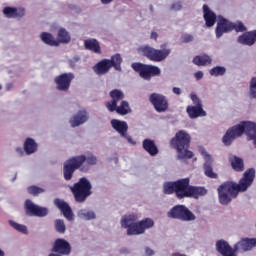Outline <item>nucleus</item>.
<instances>
[{"label": "nucleus", "instance_id": "obj_13", "mask_svg": "<svg viewBox=\"0 0 256 256\" xmlns=\"http://www.w3.org/2000/svg\"><path fill=\"white\" fill-rule=\"evenodd\" d=\"M25 211L26 215H28L29 217H45L49 213V210H47V208L37 206L31 200L25 201Z\"/></svg>", "mask_w": 256, "mask_h": 256}, {"label": "nucleus", "instance_id": "obj_59", "mask_svg": "<svg viewBox=\"0 0 256 256\" xmlns=\"http://www.w3.org/2000/svg\"><path fill=\"white\" fill-rule=\"evenodd\" d=\"M81 171H86V169L85 168H81Z\"/></svg>", "mask_w": 256, "mask_h": 256}, {"label": "nucleus", "instance_id": "obj_60", "mask_svg": "<svg viewBox=\"0 0 256 256\" xmlns=\"http://www.w3.org/2000/svg\"><path fill=\"white\" fill-rule=\"evenodd\" d=\"M63 173H65V166L63 167Z\"/></svg>", "mask_w": 256, "mask_h": 256}, {"label": "nucleus", "instance_id": "obj_8", "mask_svg": "<svg viewBox=\"0 0 256 256\" xmlns=\"http://www.w3.org/2000/svg\"><path fill=\"white\" fill-rule=\"evenodd\" d=\"M91 189L93 186L91 182L87 178H81L74 186L71 188L75 200L78 203H83L87 197H89L92 193Z\"/></svg>", "mask_w": 256, "mask_h": 256}, {"label": "nucleus", "instance_id": "obj_19", "mask_svg": "<svg viewBox=\"0 0 256 256\" xmlns=\"http://www.w3.org/2000/svg\"><path fill=\"white\" fill-rule=\"evenodd\" d=\"M216 249L223 256H237L235 249H232L229 243L225 240H218L216 242Z\"/></svg>", "mask_w": 256, "mask_h": 256}, {"label": "nucleus", "instance_id": "obj_16", "mask_svg": "<svg viewBox=\"0 0 256 256\" xmlns=\"http://www.w3.org/2000/svg\"><path fill=\"white\" fill-rule=\"evenodd\" d=\"M229 31H233V23L228 19H225L223 16H219L215 29L217 39L223 37V35H225V33H229Z\"/></svg>", "mask_w": 256, "mask_h": 256}, {"label": "nucleus", "instance_id": "obj_37", "mask_svg": "<svg viewBox=\"0 0 256 256\" xmlns=\"http://www.w3.org/2000/svg\"><path fill=\"white\" fill-rule=\"evenodd\" d=\"M9 225H11V227H13V229H15L16 231H19V233H23L24 235H27V226L23 224H19L13 220L9 221Z\"/></svg>", "mask_w": 256, "mask_h": 256}, {"label": "nucleus", "instance_id": "obj_53", "mask_svg": "<svg viewBox=\"0 0 256 256\" xmlns=\"http://www.w3.org/2000/svg\"><path fill=\"white\" fill-rule=\"evenodd\" d=\"M158 37H159V34H157V32H151L150 39H154V41H157Z\"/></svg>", "mask_w": 256, "mask_h": 256}, {"label": "nucleus", "instance_id": "obj_21", "mask_svg": "<svg viewBox=\"0 0 256 256\" xmlns=\"http://www.w3.org/2000/svg\"><path fill=\"white\" fill-rule=\"evenodd\" d=\"M3 13L5 17H7L8 19H17V17L25 16V9L23 8L17 9L15 7L7 6L3 9Z\"/></svg>", "mask_w": 256, "mask_h": 256}, {"label": "nucleus", "instance_id": "obj_33", "mask_svg": "<svg viewBox=\"0 0 256 256\" xmlns=\"http://www.w3.org/2000/svg\"><path fill=\"white\" fill-rule=\"evenodd\" d=\"M195 219H197V216H195V214L191 210H189L187 206H184L180 221H195Z\"/></svg>", "mask_w": 256, "mask_h": 256}, {"label": "nucleus", "instance_id": "obj_50", "mask_svg": "<svg viewBox=\"0 0 256 256\" xmlns=\"http://www.w3.org/2000/svg\"><path fill=\"white\" fill-rule=\"evenodd\" d=\"M194 76L197 81H200V79H203V71L195 72Z\"/></svg>", "mask_w": 256, "mask_h": 256}, {"label": "nucleus", "instance_id": "obj_18", "mask_svg": "<svg viewBox=\"0 0 256 256\" xmlns=\"http://www.w3.org/2000/svg\"><path fill=\"white\" fill-rule=\"evenodd\" d=\"M254 244H253V239L252 238H244L241 239L239 242H237L234 245V251L235 253H245L247 251H251L253 249Z\"/></svg>", "mask_w": 256, "mask_h": 256}, {"label": "nucleus", "instance_id": "obj_32", "mask_svg": "<svg viewBox=\"0 0 256 256\" xmlns=\"http://www.w3.org/2000/svg\"><path fill=\"white\" fill-rule=\"evenodd\" d=\"M78 217L79 219H83V221H91L95 219L96 215L93 210L81 209L78 211Z\"/></svg>", "mask_w": 256, "mask_h": 256}, {"label": "nucleus", "instance_id": "obj_41", "mask_svg": "<svg viewBox=\"0 0 256 256\" xmlns=\"http://www.w3.org/2000/svg\"><path fill=\"white\" fill-rule=\"evenodd\" d=\"M55 229L57 233H65V222L61 219L55 220Z\"/></svg>", "mask_w": 256, "mask_h": 256}, {"label": "nucleus", "instance_id": "obj_3", "mask_svg": "<svg viewBox=\"0 0 256 256\" xmlns=\"http://www.w3.org/2000/svg\"><path fill=\"white\" fill-rule=\"evenodd\" d=\"M191 143V135L185 130H180L170 141L171 147L176 149L178 159H192L193 153L187 149Z\"/></svg>", "mask_w": 256, "mask_h": 256}, {"label": "nucleus", "instance_id": "obj_24", "mask_svg": "<svg viewBox=\"0 0 256 256\" xmlns=\"http://www.w3.org/2000/svg\"><path fill=\"white\" fill-rule=\"evenodd\" d=\"M142 147L146 153H149L151 157H155L159 153V148H157V144H155L154 140L145 139L142 142Z\"/></svg>", "mask_w": 256, "mask_h": 256}, {"label": "nucleus", "instance_id": "obj_17", "mask_svg": "<svg viewBox=\"0 0 256 256\" xmlns=\"http://www.w3.org/2000/svg\"><path fill=\"white\" fill-rule=\"evenodd\" d=\"M87 121H89V112L86 109H80L72 116L69 123L71 127H79L80 125H85Z\"/></svg>", "mask_w": 256, "mask_h": 256}, {"label": "nucleus", "instance_id": "obj_30", "mask_svg": "<svg viewBox=\"0 0 256 256\" xmlns=\"http://www.w3.org/2000/svg\"><path fill=\"white\" fill-rule=\"evenodd\" d=\"M184 209L185 205H176L168 212V217H170L171 219L181 220V216L183 215Z\"/></svg>", "mask_w": 256, "mask_h": 256}, {"label": "nucleus", "instance_id": "obj_46", "mask_svg": "<svg viewBox=\"0 0 256 256\" xmlns=\"http://www.w3.org/2000/svg\"><path fill=\"white\" fill-rule=\"evenodd\" d=\"M74 78L75 76L73 75V73L65 74V89H69V85Z\"/></svg>", "mask_w": 256, "mask_h": 256}, {"label": "nucleus", "instance_id": "obj_58", "mask_svg": "<svg viewBox=\"0 0 256 256\" xmlns=\"http://www.w3.org/2000/svg\"><path fill=\"white\" fill-rule=\"evenodd\" d=\"M252 243H253L254 247H256V238H252Z\"/></svg>", "mask_w": 256, "mask_h": 256}, {"label": "nucleus", "instance_id": "obj_34", "mask_svg": "<svg viewBox=\"0 0 256 256\" xmlns=\"http://www.w3.org/2000/svg\"><path fill=\"white\" fill-rule=\"evenodd\" d=\"M109 61L111 63V67H114L116 71H121V63H123V58H121L120 54H115Z\"/></svg>", "mask_w": 256, "mask_h": 256}, {"label": "nucleus", "instance_id": "obj_45", "mask_svg": "<svg viewBox=\"0 0 256 256\" xmlns=\"http://www.w3.org/2000/svg\"><path fill=\"white\" fill-rule=\"evenodd\" d=\"M190 99L193 102L194 106L203 107V104L201 103V100L195 94H193V93L190 94Z\"/></svg>", "mask_w": 256, "mask_h": 256}, {"label": "nucleus", "instance_id": "obj_29", "mask_svg": "<svg viewBox=\"0 0 256 256\" xmlns=\"http://www.w3.org/2000/svg\"><path fill=\"white\" fill-rule=\"evenodd\" d=\"M212 62H213V59L211 58V56L207 54L196 56L193 59L194 65H198L199 67H203L205 65H211Z\"/></svg>", "mask_w": 256, "mask_h": 256}, {"label": "nucleus", "instance_id": "obj_25", "mask_svg": "<svg viewBox=\"0 0 256 256\" xmlns=\"http://www.w3.org/2000/svg\"><path fill=\"white\" fill-rule=\"evenodd\" d=\"M186 111L190 119H197V117H205L207 115V112L203 110V106H188Z\"/></svg>", "mask_w": 256, "mask_h": 256}, {"label": "nucleus", "instance_id": "obj_43", "mask_svg": "<svg viewBox=\"0 0 256 256\" xmlns=\"http://www.w3.org/2000/svg\"><path fill=\"white\" fill-rule=\"evenodd\" d=\"M54 205L60 209L62 215H65V201L57 198L54 200Z\"/></svg>", "mask_w": 256, "mask_h": 256}, {"label": "nucleus", "instance_id": "obj_10", "mask_svg": "<svg viewBox=\"0 0 256 256\" xmlns=\"http://www.w3.org/2000/svg\"><path fill=\"white\" fill-rule=\"evenodd\" d=\"M132 69H134V71H137L142 79L146 80L151 79V77L161 75V68L153 65L133 63Z\"/></svg>", "mask_w": 256, "mask_h": 256}, {"label": "nucleus", "instance_id": "obj_56", "mask_svg": "<svg viewBox=\"0 0 256 256\" xmlns=\"http://www.w3.org/2000/svg\"><path fill=\"white\" fill-rule=\"evenodd\" d=\"M71 41V36L66 32L65 33V43H69Z\"/></svg>", "mask_w": 256, "mask_h": 256}, {"label": "nucleus", "instance_id": "obj_9", "mask_svg": "<svg viewBox=\"0 0 256 256\" xmlns=\"http://www.w3.org/2000/svg\"><path fill=\"white\" fill-rule=\"evenodd\" d=\"M110 124L112 129H114V131H116V133L119 134L122 139H125L127 143L130 145H137V142L133 140L131 135H129V124L119 119H112Z\"/></svg>", "mask_w": 256, "mask_h": 256}, {"label": "nucleus", "instance_id": "obj_55", "mask_svg": "<svg viewBox=\"0 0 256 256\" xmlns=\"http://www.w3.org/2000/svg\"><path fill=\"white\" fill-rule=\"evenodd\" d=\"M114 0H101L102 5H109V3H113Z\"/></svg>", "mask_w": 256, "mask_h": 256}, {"label": "nucleus", "instance_id": "obj_49", "mask_svg": "<svg viewBox=\"0 0 256 256\" xmlns=\"http://www.w3.org/2000/svg\"><path fill=\"white\" fill-rule=\"evenodd\" d=\"M183 41H184V43H189V42L193 41V37L189 34H186L183 36Z\"/></svg>", "mask_w": 256, "mask_h": 256}, {"label": "nucleus", "instance_id": "obj_1", "mask_svg": "<svg viewBox=\"0 0 256 256\" xmlns=\"http://www.w3.org/2000/svg\"><path fill=\"white\" fill-rule=\"evenodd\" d=\"M253 181H255V170L254 168H248L238 183L233 181L222 183L217 189L219 203L221 205H229L233 199L237 198L239 193L248 191L251 185H253Z\"/></svg>", "mask_w": 256, "mask_h": 256}, {"label": "nucleus", "instance_id": "obj_42", "mask_svg": "<svg viewBox=\"0 0 256 256\" xmlns=\"http://www.w3.org/2000/svg\"><path fill=\"white\" fill-rule=\"evenodd\" d=\"M65 218L68 221H73L75 219V214H73V210L68 204H65Z\"/></svg>", "mask_w": 256, "mask_h": 256}, {"label": "nucleus", "instance_id": "obj_36", "mask_svg": "<svg viewBox=\"0 0 256 256\" xmlns=\"http://www.w3.org/2000/svg\"><path fill=\"white\" fill-rule=\"evenodd\" d=\"M227 72L225 66H216L210 70V75L212 77H221L224 73Z\"/></svg>", "mask_w": 256, "mask_h": 256}, {"label": "nucleus", "instance_id": "obj_2", "mask_svg": "<svg viewBox=\"0 0 256 256\" xmlns=\"http://www.w3.org/2000/svg\"><path fill=\"white\" fill-rule=\"evenodd\" d=\"M122 229H126L127 235H143L147 230L155 227V221L151 218H144L139 221L137 214H128L120 221Z\"/></svg>", "mask_w": 256, "mask_h": 256}, {"label": "nucleus", "instance_id": "obj_27", "mask_svg": "<svg viewBox=\"0 0 256 256\" xmlns=\"http://www.w3.org/2000/svg\"><path fill=\"white\" fill-rule=\"evenodd\" d=\"M207 195V189L205 187L190 186L186 197H192L193 199H199Z\"/></svg>", "mask_w": 256, "mask_h": 256}, {"label": "nucleus", "instance_id": "obj_4", "mask_svg": "<svg viewBox=\"0 0 256 256\" xmlns=\"http://www.w3.org/2000/svg\"><path fill=\"white\" fill-rule=\"evenodd\" d=\"M87 163V165H97V157L90 155L86 157L85 155H80L76 157H72L66 161L65 164V179L66 181H69L73 177V174L81 165L84 163Z\"/></svg>", "mask_w": 256, "mask_h": 256}, {"label": "nucleus", "instance_id": "obj_15", "mask_svg": "<svg viewBox=\"0 0 256 256\" xmlns=\"http://www.w3.org/2000/svg\"><path fill=\"white\" fill-rule=\"evenodd\" d=\"M200 153L205 161L204 173L206 177H209L210 179H217L218 177L217 173L213 172V156L208 154L205 148H200Z\"/></svg>", "mask_w": 256, "mask_h": 256}, {"label": "nucleus", "instance_id": "obj_11", "mask_svg": "<svg viewBox=\"0 0 256 256\" xmlns=\"http://www.w3.org/2000/svg\"><path fill=\"white\" fill-rule=\"evenodd\" d=\"M40 39L49 47H59L61 43H65V30L64 28L59 30L57 39L49 32H42Z\"/></svg>", "mask_w": 256, "mask_h": 256}, {"label": "nucleus", "instance_id": "obj_39", "mask_svg": "<svg viewBox=\"0 0 256 256\" xmlns=\"http://www.w3.org/2000/svg\"><path fill=\"white\" fill-rule=\"evenodd\" d=\"M28 193L29 195H33L34 197H37V195H41V193H45V189L39 188L37 186H30L28 187Z\"/></svg>", "mask_w": 256, "mask_h": 256}, {"label": "nucleus", "instance_id": "obj_48", "mask_svg": "<svg viewBox=\"0 0 256 256\" xmlns=\"http://www.w3.org/2000/svg\"><path fill=\"white\" fill-rule=\"evenodd\" d=\"M145 255H146V256H153V255H155V250H153V249L150 248V247H146V248H145Z\"/></svg>", "mask_w": 256, "mask_h": 256}, {"label": "nucleus", "instance_id": "obj_35", "mask_svg": "<svg viewBox=\"0 0 256 256\" xmlns=\"http://www.w3.org/2000/svg\"><path fill=\"white\" fill-rule=\"evenodd\" d=\"M55 253L65 254V239H56L53 250Z\"/></svg>", "mask_w": 256, "mask_h": 256}, {"label": "nucleus", "instance_id": "obj_54", "mask_svg": "<svg viewBox=\"0 0 256 256\" xmlns=\"http://www.w3.org/2000/svg\"><path fill=\"white\" fill-rule=\"evenodd\" d=\"M79 61V58H73L69 61L70 66L75 67V64Z\"/></svg>", "mask_w": 256, "mask_h": 256}, {"label": "nucleus", "instance_id": "obj_7", "mask_svg": "<svg viewBox=\"0 0 256 256\" xmlns=\"http://www.w3.org/2000/svg\"><path fill=\"white\" fill-rule=\"evenodd\" d=\"M139 53L147 57L150 61L161 63V61H165L168 55H171V50L169 48H163V46H161V49H155L151 46H142L139 48Z\"/></svg>", "mask_w": 256, "mask_h": 256}, {"label": "nucleus", "instance_id": "obj_23", "mask_svg": "<svg viewBox=\"0 0 256 256\" xmlns=\"http://www.w3.org/2000/svg\"><path fill=\"white\" fill-rule=\"evenodd\" d=\"M256 42V30L246 32L238 37V43L242 45H255Z\"/></svg>", "mask_w": 256, "mask_h": 256}, {"label": "nucleus", "instance_id": "obj_6", "mask_svg": "<svg viewBox=\"0 0 256 256\" xmlns=\"http://www.w3.org/2000/svg\"><path fill=\"white\" fill-rule=\"evenodd\" d=\"M189 178H183L175 182H166L164 183V193L166 195H171V193H176L178 199H183V197H187L189 193Z\"/></svg>", "mask_w": 256, "mask_h": 256}, {"label": "nucleus", "instance_id": "obj_26", "mask_svg": "<svg viewBox=\"0 0 256 256\" xmlns=\"http://www.w3.org/2000/svg\"><path fill=\"white\" fill-rule=\"evenodd\" d=\"M85 49L92 51V53L101 54V44L95 38H90L84 41Z\"/></svg>", "mask_w": 256, "mask_h": 256}, {"label": "nucleus", "instance_id": "obj_20", "mask_svg": "<svg viewBox=\"0 0 256 256\" xmlns=\"http://www.w3.org/2000/svg\"><path fill=\"white\" fill-rule=\"evenodd\" d=\"M203 17L206 27H213L217 21V15L213 13L207 4L203 5Z\"/></svg>", "mask_w": 256, "mask_h": 256}, {"label": "nucleus", "instance_id": "obj_12", "mask_svg": "<svg viewBox=\"0 0 256 256\" xmlns=\"http://www.w3.org/2000/svg\"><path fill=\"white\" fill-rule=\"evenodd\" d=\"M149 101L157 113H165L169 109V102L163 94L153 93L150 95Z\"/></svg>", "mask_w": 256, "mask_h": 256}, {"label": "nucleus", "instance_id": "obj_38", "mask_svg": "<svg viewBox=\"0 0 256 256\" xmlns=\"http://www.w3.org/2000/svg\"><path fill=\"white\" fill-rule=\"evenodd\" d=\"M58 91H65V73L55 78Z\"/></svg>", "mask_w": 256, "mask_h": 256}, {"label": "nucleus", "instance_id": "obj_47", "mask_svg": "<svg viewBox=\"0 0 256 256\" xmlns=\"http://www.w3.org/2000/svg\"><path fill=\"white\" fill-rule=\"evenodd\" d=\"M172 11H181L183 9V5L181 4L180 1L174 2L171 6Z\"/></svg>", "mask_w": 256, "mask_h": 256}, {"label": "nucleus", "instance_id": "obj_5", "mask_svg": "<svg viewBox=\"0 0 256 256\" xmlns=\"http://www.w3.org/2000/svg\"><path fill=\"white\" fill-rule=\"evenodd\" d=\"M110 96L112 100L106 103L108 111H110L111 113H113V111H116L118 115L129 114V112L131 111V107H129V102L123 101L125 95L121 92V90H112L110 92ZM119 101H121V104L117 106Z\"/></svg>", "mask_w": 256, "mask_h": 256}, {"label": "nucleus", "instance_id": "obj_57", "mask_svg": "<svg viewBox=\"0 0 256 256\" xmlns=\"http://www.w3.org/2000/svg\"><path fill=\"white\" fill-rule=\"evenodd\" d=\"M16 153H20V155H23V149H21V147L16 148Z\"/></svg>", "mask_w": 256, "mask_h": 256}, {"label": "nucleus", "instance_id": "obj_14", "mask_svg": "<svg viewBox=\"0 0 256 256\" xmlns=\"http://www.w3.org/2000/svg\"><path fill=\"white\" fill-rule=\"evenodd\" d=\"M200 153L205 161L204 173L206 177H209L210 179H217L218 177L217 173L213 172V156L208 154L205 148H200Z\"/></svg>", "mask_w": 256, "mask_h": 256}, {"label": "nucleus", "instance_id": "obj_40", "mask_svg": "<svg viewBox=\"0 0 256 256\" xmlns=\"http://www.w3.org/2000/svg\"><path fill=\"white\" fill-rule=\"evenodd\" d=\"M249 95L252 99H256V77L250 80Z\"/></svg>", "mask_w": 256, "mask_h": 256}, {"label": "nucleus", "instance_id": "obj_28", "mask_svg": "<svg viewBox=\"0 0 256 256\" xmlns=\"http://www.w3.org/2000/svg\"><path fill=\"white\" fill-rule=\"evenodd\" d=\"M230 163H231L232 169H234L238 173H241L245 170V163L243 161V158L232 156L230 158Z\"/></svg>", "mask_w": 256, "mask_h": 256}, {"label": "nucleus", "instance_id": "obj_44", "mask_svg": "<svg viewBox=\"0 0 256 256\" xmlns=\"http://www.w3.org/2000/svg\"><path fill=\"white\" fill-rule=\"evenodd\" d=\"M233 29H235L237 31V33H243V31L247 30V28L245 27L243 22L233 23Z\"/></svg>", "mask_w": 256, "mask_h": 256}, {"label": "nucleus", "instance_id": "obj_52", "mask_svg": "<svg viewBox=\"0 0 256 256\" xmlns=\"http://www.w3.org/2000/svg\"><path fill=\"white\" fill-rule=\"evenodd\" d=\"M172 92L174 93V95H181V93H182L181 88H179V87H174L172 89Z\"/></svg>", "mask_w": 256, "mask_h": 256}, {"label": "nucleus", "instance_id": "obj_61", "mask_svg": "<svg viewBox=\"0 0 256 256\" xmlns=\"http://www.w3.org/2000/svg\"><path fill=\"white\" fill-rule=\"evenodd\" d=\"M2 89V86L0 85V90Z\"/></svg>", "mask_w": 256, "mask_h": 256}, {"label": "nucleus", "instance_id": "obj_51", "mask_svg": "<svg viewBox=\"0 0 256 256\" xmlns=\"http://www.w3.org/2000/svg\"><path fill=\"white\" fill-rule=\"evenodd\" d=\"M71 253V245L68 242H65V255H69Z\"/></svg>", "mask_w": 256, "mask_h": 256}, {"label": "nucleus", "instance_id": "obj_22", "mask_svg": "<svg viewBox=\"0 0 256 256\" xmlns=\"http://www.w3.org/2000/svg\"><path fill=\"white\" fill-rule=\"evenodd\" d=\"M109 69H111V61L109 59H103L93 67L96 75H105V73H109Z\"/></svg>", "mask_w": 256, "mask_h": 256}, {"label": "nucleus", "instance_id": "obj_31", "mask_svg": "<svg viewBox=\"0 0 256 256\" xmlns=\"http://www.w3.org/2000/svg\"><path fill=\"white\" fill-rule=\"evenodd\" d=\"M24 151L27 155H31L37 151V144L34 139L27 138L24 143Z\"/></svg>", "mask_w": 256, "mask_h": 256}]
</instances>
